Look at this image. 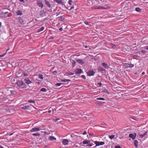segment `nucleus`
I'll return each mask as SVG.
<instances>
[{
  "instance_id": "f257e3e1",
  "label": "nucleus",
  "mask_w": 148,
  "mask_h": 148,
  "mask_svg": "<svg viewBox=\"0 0 148 148\" xmlns=\"http://www.w3.org/2000/svg\"><path fill=\"white\" fill-rule=\"evenodd\" d=\"M16 83L18 86L21 88H24L26 87V85L22 80H18L17 81Z\"/></svg>"
},
{
  "instance_id": "f03ea898",
  "label": "nucleus",
  "mask_w": 148,
  "mask_h": 148,
  "mask_svg": "<svg viewBox=\"0 0 148 148\" xmlns=\"http://www.w3.org/2000/svg\"><path fill=\"white\" fill-rule=\"evenodd\" d=\"M95 72L92 70H89L87 72V75L89 76H93L94 75Z\"/></svg>"
},
{
  "instance_id": "7ed1b4c3",
  "label": "nucleus",
  "mask_w": 148,
  "mask_h": 148,
  "mask_svg": "<svg viewBox=\"0 0 148 148\" xmlns=\"http://www.w3.org/2000/svg\"><path fill=\"white\" fill-rule=\"evenodd\" d=\"M41 129L39 127H35L32 128L30 130L31 132H36L40 131Z\"/></svg>"
},
{
  "instance_id": "20e7f679",
  "label": "nucleus",
  "mask_w": 148,
  "mask_h": 148,
  "mask_svg": "<svg viewBox=\"0 0 148 148\" xmlns=\"http://www.w3.org/2000/svg\"><path fill=\"white\" fill-rule=\"evenodd\" d=\"M8 12H2L1 13V15L2 17L4 18H7L9 16L8 14Z\"/></svg>"
},
{
  "instance_id": "39448f33",
  "label": "nucleus",
  "mask_w": 148,
  "mask_h": 148,
  "mask_svg": "<svg viewBox=\"0 0 148 148\" xmlns=\"http://www.w3.org/2000/svg\"><path fill=\"white\" fill-rule=\"evenodd\" d=\"M95 143L96 144V146H99V145H103L105 144V143L103 142H98V141H95Z\"/></svg>"
},
{
  "instance_id": "423d86ee",
  "label": "nucleus",
  "mask_w": 148,
  "mask_h": 148,
  "mask_svg": "<svg viewBox=\"0 0 148 148\" xmlns=\"http://www.w3.org/2000/svg\"><path fill=\"white\" fill-rule=\"evenodd\" d=\"M24 81L26 84H30L33 82L28 78H26L24 79Z\"/></svg>"
},
{
  "instance_id": "0eeeda50",
  "label": "nucleus",
  "mask_w": 148,
  "mask_h": 148,
  "mask_svg": "<svg viewBox=\"0 0 148 148\" xmlns=\"http://www.w3.org/2000/svg\"><path fill=\"white\" fill-rule=\"evenodd\" d=\"M18 22L19 23L22 25H23L25 24L24 21L20 17L18 18Z\"/></svg>"
},
{
  "instance_id": "6e6552de",
  "label": "nucleus",
  "mask_w": 148,
  "mask_h": 148,
  "mask_svg": "<svg viewBox=\"0 0 148 148\" xmlns=\"http://www.w3.org/2000/svg\"><path fill=\"white\" fill-rule=\"evenodd\" d=\"M40 17H42L45 16V13L43 10H41L40 12Z\"/></svg>"
},
{
  "instance_id": "1a4fd4ad",
  "label": "nucleus",
  "mask_w": 148,
  "mask_h": 148,
  "mask_svg": "<svg viewBox=\"0 0 148 148\" xmlns=\"http://www.w3.org/2000/svg\"><path fill=\"white\" fill-rule=\"evenodd\" d=\"M136 136V134H135V135H134L132 134H129V137L132 138L133 140H134L135 139Z\"/></svg>"
},
{
  "instance_id": "9d476101",
  "label": "nucleus",
  "mask_w": 148,
  "mask_h": 148,
  "mask_svg": "<svg viewBox=\"0 0 148 148\" xmlns=\"http://www.w3.org/2000/svg\"><path fill=\"white\" fill-rule=\"evenodd\" d=\"M75 73L76 74H79L81 73L82 72V70L81 69H77L75 71Z\"/></svg>"
},
{
  "instance_id": "9b49d317",
  "label": "nucleus",
  "mask_w": 148,
  "mask_h": 148,
  "mask_svg": "<svg viewBox=\"0 0 148 148\" xmlns=\"http://www.w3.org/2000/svg\"><path fill=\"white\" fill-rule=\"evenodd\" d=\"M48 140L50 141L56 140V139L53 136H50L49 137Z\"/></svg>"
},
{
  "instance_id": "f8f14e48",
  "label": "nucleus",
  "mask_w": 148,
  "mask_h": 148,
  "mask_svg": "<svg viewBox=\"0 0 148 148\" xmlns=\"http://www.w3.org/2000/svg\"><path fill=\"white\" fill-rule=\"evenodd\" d=\"M45 4L47 5L48 8H50L51 7V5L49 1L45 0Z\"/></svg>"
},
{
  "instance_id": "ddd939ff",
  "label": "nucleus",
  "mask_w": 148,
  "mask_h": 148,
  "mask_svg": "<svg viewBox=\"0 0 148 148\" xmlns=\"http://www.w3.org/2000/svg\"><path fill=\"white\" fill-rule=\"evenodd\" d=\"M68 141L66 139H63L62 140V143L64 145H67L68 144Z\"/></svg>"
},
{
  "instance_id": "4468645a",
  "label": "nucleus",
  "mask_w": 148,
  "mask_h": 148,
  "mask_svg": "<svg viewBox=\"0 0 148 148\" xmlns=\"http://www.w3.org/2000/svg\"><path fill=\"white\" fill-rule=\"evenodd\" d=\"M94 9H99L101 10L106 9L104 8L102 6H100L99 7L96 6L95 7H94Z\"/></svg>"
},
{
  "instance_id": "2eb2a0df",
  "label": "nucleus",
  "mask_w": 148,
  "mask_h": 148,
  "mask_svg": "<svg viewBox=\"0 0 148 148\" xmlns=\"http://www.w3.org/2000/svg\"><path fill=\"white\" fill-rule=\"evenodd\" d=\"M37 5L38 6L40 7L41 8H42L43 7V5L42 2H39L37 3Z\"/></svg>"
},
{
  "instance_id": "dca6fc26",
  "label": "nucleus",
  "mask_w": 148,
  "mask_h": 148,
  "mask_svg": "<svg viewBox=\"0 0 148 148\" xmlns=\"http://www.w3.org/2000/svg\"><path fill=\"white\" fill-rule=\"evenodd\" d=\"M30 108V106H26L24 107H22L21 108L23 110H28Z\"/></svg>"
},
{
  "instance_id": "f3484780",
  "label": "nucleus",
  "mask_w": 148,
  "mask_h": 148,
  "mask_svg": "<svg viewBox=\"0 0 148 148\" xmlns=\"http://www.w3.org/2000/svg\"><path fill=\"white\" fill-rule=\"evenodd\" d=\"M138 142L137 140L134 141V145L136 148H137L138 145Z\"/></svg>"
},
{
  "instance_id": "a211bd4d",
  "label": "nucleus",
  "mask_w": 148,
  "mask_h": 148,
  "mask_svg": "<svg viewBox=\"0 0 148 148\" xmlns=\"http://www.w3.org/2000/svg\"><path fill=\"white\" fill-rule=\"evenodd\" d=\"M102 66L105 68H108V64L105 63H102Z\"/></svg>"
},
{
  "instance_id": "6ab92c4d",
  "label": "nucleus",
  "mask_w": 148,
  "mask_h": 148,
  "mask_svg": "<svg viewBox=\"0 0 148 148\" xmlns=\"http://www.w3.org/2000/svg\"><path fill=\"white\" fill-rule=\"evenodd\" d=\"M17 14L18 15H22L23 14L21 10H18L17 12Z\"/></svg>"
},
{
  "instance_id": "aec40b11",
  "label": "nucleus",
  "mask_w": 148,
  "mask_h": 148,
  "mask_svg": "<svg viewBox=\"0 0 148 148\" xmlns=\"http://www.w3.org/2000/svg\"><path fill=\"white\" fill-rule=\"evenodd\" d=\"M90 141L89 140H85L83 141V143L84 145L88 144L90 143Z\"/></svg>"
},
{
  "instance_id": "412c9836",
  "label": "nucleus",
  "mask_w": 148,
  "mask_h": 148,
  "mask_svg": "<svg viewBox=\"0 0 148 148\" xmlns=\"http://www.w3.org/2000/svg\"><path fill=\"white\" fill-rule=\"evenodd\" d=\"M45 27H42L40 29L38 30L37 32H39L44 30Z\"/></svg>"
},
{
  "instance_id": "4be33fe9",
  "label": "nucleus",
  "mask_w": 148,
  "mask_h": 148,
  "mask_svg": "<svg viewBox=\"0 0 148 148\" xmlns=\"http://www.w3.org/2000/svg\"><path fill=\"white\" fill-rule=\"evenodd\" d=\"M71 81V80L70 79H65V78H64V79L61 80V81L62 82H66L67 81Z\"/></svg>"
},
{
  "instance_id": "5701e85b",
  "label": "nucleus",
  "mask_w": 148,
  "mask_h": 148,
  "mask_svg": "<svg viewBox=\"0 0 148 148\" xmlns=\"http://www.w3.org/2000/svg\"><path fill=\"white\" fill-rule=\"evenodd\" d=\"M58 20L59 21H63L64 19V18L62 16H60L58 17Z\"/></svg>"
},
{
  "instance_id": "b1692460",
  "label": "nucleus",
  "mask_w": 148,
  "mask_h": 148,
  "mask_svg": "<svg viewBox=\"0 0 148 148\" xmlns=\"http://www.w3.org/2000/svg\"><path fill=\"white\" fill-rule=\"evenodd\" d=\"M77 62L81 63V64H83V60L82 59H77Z\"/></svg>"
},
{
  "instance_id": "393cba45",
  "label": "nucleus",
  "mask_w": 148,
  "mask_h": 148,
  "mask_svg": "<svg viewBox=\"0 0 148 148\" xmlns=\"http://www.w3.org/2000/svg\"><path fill=\"white\" fill-rule=\"evenodd\" d=\"M34 136H40V134L38 133H34L32 134Z\"/></svg>"
},
{
  "instance_id": "a878e982",
  "label": "nucleus",
  "mask_w": 148,
  "mask_h": 148,
  "mask_svg": "<svg viewBox=\"0 0 148 148\" xmlns=\"http://www.w3.org/2000/svg\"><path fill=\"white\" fill-rule=\"evenodd\" d=\"M135 10L137 12H140L141 11V10L139 8H136L135 9Z\"/></svg>"
},
{
  "instance_id": "bb28decb",
  "label": "nucleus",
  "mask_w": 148,
  "mask_h": 148,
  "mask_svg": "<svg viewBox=\"0 0 148 148\" xmlns=\"http://www.w3.org/2000/svg\"><path fill=\"white\" fill-rule=\"evenodd\" d=\"M40 91L42 92H45L47 91V90L45 88H43L41 89Z\"/></svg>"
},
{
  "instance_id": "cd10ccee",
  "label": "nucleus",
  "mask_w": 148,
  "mask_h": 148,
  "mask_svg": "<svg viewBox=\"0 0 148 148\" xmlns=\"http://www.w3.org/2000/svg\"><path fill=\"white\" fill-rule=\"evenodd\" d=\"M10 92L13 95H15L16 93V91L15 90H11Z\"/></svg>"
},
{
  "instance_id": "c85d7f7f",
  "label": "nucleus",
  "mask_w": 148,
  "mask_h": 148,
  "mask_svg": "<svg viewBox=\"0 0 148 148\" xmlns=\"http://www.w3.org/2000/svg\"><path fill=\"white\" fill-rule=\"evenodd\" d=\"M115 137V135H112L110 136H109V138L111 139H112Z\"/></svg>"
},
{
  "instance_id": "c756f323",
  "label": "nucleus",
  "mask_w": 148,
  "mask_h": 148,
  "mask_svg": "<svg viewBox=\"0 0 148 148\" xmlns=\"http://www.w3.org/2000/svg\"><path fill=\"white\" fill-rule=\"evenodd\" d=\"M39 76V78L41 79H42L43 78V75L41 74H39L38 75Z\"/></svg>"
},
{
  "instance_id": "7c9ffc66",
  "label": "nucleus",
  "mask_w": 148,
  "mask_h": 148,
  "mask_svg": "<svg viewBox=\"0 0 148 148\" xmlns=\"http://www.w3.org/2000/svg\"><path fill=\"white\" fill-rule=\"evenodd\" d=\"M110 45L113 48H114L116 47V45L112 43H110Z\"/></svg>"
},
{
  "instance_id": "2f4dec72",
  "label": "nucleus",
  "mask_w": 148,
  "mask_h": 148,
  "mask_svg": "<svg viewBox=\"0 0 148 148\" xmlns=\"http://www.w3.org/2000/svg\"><path fill=\"white\" fill-rule=\"evenodd\" d=\"M28 103H35V100H29L28 101Z\"/></svg>"
},
{
  "instance_id": "473e14b6",
  "label": "nucleus",
  "mask_w": 148,
  "mask_h": 148,
  "mask_svg": "<svg viewBox=\"0 0 148 148\" xmlns=\"http://www.w3.org/2000/svg\"><path fill=\"white\" fill-rule=\"evenodd\" d=\"M72 0H69V1L68 2V3L70 5H72Z\"/></svg>"
},
{
  "instance_id": "72a5a7b5",
  "label": "nucleus",
  "mask_w": 148,
  "mask_h": 148,
  "mask_svg": "<svg viewBox=\"0 0 148 148\" xmlns=\"http://www.w3.org/2000/svg\"><path fill=\"white\" fill-rule=\"evenodd\" d=\"M97 99L98 100H101L103 101L105 100V99L103 98H97Z\"/></svg>"
},
{
  "instance_id": "f704fd0d",
  "label": "nucleus",
  "mask_w": 148,
  "mask_h": 148,
  "mask_svg": "<svg viewBox=\"0 0 148 148\" xmlns=\"http://www.w3.org/2000/svg\"><path fill=\"white\" fill-rule=\"evenodd\" d=\"M62 84L61 83H57L56 84V85L57 86H60Z\"/></svg>"
},
{
  "instance_id": "c9c22d12",
  "label": "nucleus",
  "mask_w": 148,
  "mask_h": 148,
  "mask_svg": "<svg viewBox=\"0 0 148 148\" xmlns=\"http://www.w3.org/2000/svg\"><path fill=\"white\" fill-rule=\"evenodd\" d=\"M54 1L58 3H60L61 2V0H54Z\"/></svg>"
},
{
  "instance_id": "e433bc0d",
  "label": "nucleus",
  "mask_w": 148,
  "mask_h": 148,
  "mask_svg": "<svg viewBox=\"0 0 148 148\" xmlns=\"http://www.w3.org/2000/svg\"><path fill=\"white\" fill-rule=\"evenodd\" d=\"M23 76H27L28 75V74H27L25 73H23Z\"/></svg>"
},
{
  "instance_id": "4c0bfd02",
  "label": "nucleus",
  "mask_w": 148,
  "mask_h": 148,
  "mask_svg": "<svg viewBox=\"0 0 148 148\" xmlns=\"http://www.w3.org/2000/svg\"><path fill=\"white\" fill-rule=\"evenodd\" d=\"M92 145H93L92 144L89 143L88 144V145H87V146L91 147L92 146Z\"/></svg>"
},
{
  "instance_id": "58836bf2",
  "label": "nucleus",
  "mask_w": 148,
  "mask_h": 148,
  "mask_svg": "<svg viewBox=\"0 0 148 148\" xmlns=\"http://www.w3.org/2000/svg\"><path fill=\"white\" fill-rule=\"evenodd\" d=\"M6 54V53L0 55V58L4 56Z\"/></svg>"
},
{
  "instance_id": "ea45409f",
  "label": "nucleus",
  "mask_w": 148,
  "mask_h": 148,
  "mask_svg": "<svg viewBox=\"0 0 148 148\" xmlns=\"http://www.w3.org/2000/svg\"><path fill=\"white\" fill-rule=\"evenodd\" d=\"M130 64L128 63H126V66L127 67H130Z\"/></svg>"
},
{
  "instance_id": "a19ab883",
  "label": "nucleus",
  "mask_w": 148,
  "mask_h": 148,
  "mask_svg": "<svg viewBox=\"0 0 148 148\" xmlns=\"http://www.w3.org/2000/svg\"><path fill=\"white\" fill-rule=\"evenodd\" d=\"M141 53H145L146 51L145 50H142L141 51Z\"/></svg>"
},
{
  "instance_id": "79ce46f5",
  "label": "nucleus",
  "mask_w": 148,
  "mask_h": 148,
  "mask_svg": "<svg viewBox=\"0 0 148 148\" xmlns=\"http://www.w3.org/2000/svg\"><path fill=\"white\" fill-rule=\"evenodd\" d=\"M81 77L84 79H86L85 76L84 75H82L81 76Z\"/></svg>"
},
{
  "instance_id": "37998d69",
  "label": "nucleus",
  "mask_w": 148,
  "mask_h": 148,
  "mask_svg": "<svg viewBox=\"0 0 148 148\" xmlns=\"http://www.w3.org/2000/svg\"><path fill=\"white\" fill-rule=\"evenodd\" d=\"M97 84L99 85V87H101L102 85V84L100 82L99 83H98Z\"/></svg>"
},
{
  "instance_id": "c03bdc74",
  "label": "nucleus",
  "mask_w": 148,
  "mask_h": 148,
  "mask_svg": "<svg viewBox=\"0 0 148 148\" xmlns=\"http://www.w3.org/2000/svg\"><path fill=\"white\" fill-rule=\"evenodd\" d=\"M54 38V37L52 36H51L49 38V39H53Z\"/></svg>"
},
{
  "instance_id": "a18cd8bd",
  "label": "nucleus",
  "mask_w": 148,
  "mask_h": 148,
  "mask_svg": "<svg viewBox=\"0 0 148 148\" xmlns=\"http://www.w3.org/2000/svg\"><path fill=\"white\" fill-rule=\"evenodd\" d=\"M68 74L69 75H73L74 74V73H71V72H70L68 73Z\"/></svg>"
},
{
  "instance_id": "49530a36",
  "label": "nucleus",
  "mask_w": 148,
  "mask_h": 148,
  "mask_svg": "<svg viewBox=\"0 0 148 148\" xmlns=\"http://www.w3.org/2000/svg\"><path fill=\"white\" fill-rule=\"evenodd\" d=\"M144 49H145L146 50H148V46H146L145 47H144Z\"/></svg>"
},
{
  "instance_id": "de8ad7c7",
  "label": "nucleus",
  "mask_w": 148,
  "mask_h": 148,
  "mask_svg": "<svg viewBox=\"0 0 148 148\" xmlns=\"http://www.w3.org/2000/svg\"><path fill=\"white\" fill-rule=\"evenodd\" d=\"M84 23L86 25H89V23L88 22L85 21Z\"/></svg>"
},
{
  "instance_id": "09e8293b",
  "label": "nucleus",
  "mask_w": 148,
  "mask_h": 148,
  "mask_svg": "<svg viewBox=\"0 0 148 148\" xmlns=\"http://www.w3.org/2000/svg\"><path fill=\"white\" fill-rule=\"evenodd\" d=\"M115 148H121L120 146H116L115 147Z\"/></svg>"
},
{
  "instance_id": "8fccbe9b",
  "label": "nucleus",
  "mask_w": 148,
  "mask_h": 148,
  "mask_svg": "<svg viewBox=\"0 0 148 148\" xmlns=\"http://www.w3.org/2000/svg\"><path fill=\"white\" fill-rule=\"evenodd\" d=\"M73 8H74V7L73 6H72L71 7V8H70V9H69V10H71L72 9H73Z\"/></svg>"
},
{
  "instance_id": "3c124183",
  "label": "nucleus",
  "mask_w": 148,
  "mask_h": 148,
  "mask_svg": "<svg viewBox=\"0 0 148 148\" xmlns=\"http://www.w3.org/2000/svg\"><path fill=\"white\" fill-rule=\"evenodd\" d=\"M72 62L73 63V64H75L76 62L75 61H74L73 60H72Z\"/></svg>"
},
{
  "instance_id": "603ef678",
  "label": "nucleus",
  "mask_w": 148,
  "mask_h": 148,
  "mask_svg": "<svg viewBox=\"0 0 148 148\" xmlns=\"http://www.w3.org/2000/svg\"><path fill=\"white\" fill-rule=\"evenodd\" d=\"M86 134H87V132L86 131H84L83 132V134L84 135Z\"/></svg>"
},
{
  "instance_id": "864d4df0",
  "label": "nucleus",
  "mask_w": 148,
  "mask_h": 148,
  "mask_svg": "<svg viewBox=\"0 0 148 148\" xmlns=\"http://www.w3.org/2000/svg\"><path fill=\"white\" fill-rule=\"evenodd\" d=\"M59 30L60 31H62L63 30V28L62 27H61L59 29Z\"/></svg>"
},
{
  "instance_id": "5fc2aeb1",
  "label": "nucleus",
  "mask_w": 148,
  "mask_h": 148,
  "mask_svg": "<svg viewBox=\"0 0 148 148\" xmlns=\"http://www.w3.org/2000/svg\"><path fill=\"white\" fill-rule=\"evenodd\" d=\"M134 66V65L132 64H130V67H132Z\"/></svg>"
},
{
  "instance_id": "6e6d98bb",
  "label": "nucleus",
  "mask_w": 148,
  "mask_h": 148,
  "mask_svg": "<svg viewBox=\"0 0 148 148\" xmlns=\"http://www.w3.org/2000/svg\"><path fill=\"white\" fill-rule=\"evenodd\" d=\"M105 92L106 93H107L108 94H109V92H108V91L107 90H106V91Z\"/></svg>"
},
{
  "instance_id": "4d7b16f0",
  "label": "nucleus",
  "mask_w": 148,
  "mask_h": 148,
  "mask_svg": "<svg viewBox=\"0 0 148 148\" xmlns=\"http://www.w3.org/2000/svg\"><path fill=\"white\" fill-rule=\"evenodd\" d=\"M147 134V132H145L144 133V134H143V135H144V136H145Z\"/></svg>"
},
{
  "instance_id": "13d9d810",
  "label": "nucleus",
  "mask_w": 148,
  "mask_h": 148,
  "mask_svg": "<svg viewBox=\"0 0 148 148\" xmlns=\"http://www.w3.org/2000/svg\"><path fill=\"white\" fill-rule=\"evenodd\" d=\"M147 134V132H145L144 133V134H143V135H144V136H145Z\"/></svg>"
},
{
  "instance_id": "bf43d9fd",
  "label": "nucleus",
  "mask_w": 148,
  "mask_h": 148,
  "mask_svg": "<svg viewBox=\"0 0 148 148\" xmlns=\"http://www.w3.org/2000/svg\"><path fill=\"white\" fill-rule=\"evenodd\" d=\"M140 136H141V137L142 138L144 136V135H143V134H140Z\"/></svg>"
},
{
  "instance_id": "052dcab7",
  "label": "nucleus",
  "mask_w": 148,
  "mask_h": 148,
  "mask_svg": "<svg viewBox=\"0 0 148 148\" xmlns=\"http://www.w3.org/2000/svg\"><path fill=\"white\" fill-rule=\"evenodd\" d=\"M19 1L21 2H24V0H19Z\"/></svg>"
},
{
  "instance_id": "680f3d73",
  "label": "nucleus",
  "mask_w": 148,
  "mask_h": 148,
  "mask_svg": "<svg viewBox=\"0 0 148 148\" xmlns=\"http://www.w3.org/2000/svg\"><path fill=\"white\" fill-rule=\"evenodd\" d=\"M145 74V72H143L142 73V74L143 75H144V74Z\"/></svg>"
},
{
  "instance_id": "e2e57ef3",
  "label": "nucleus",
  "mask_w": 148,
  "mask_h": 148,
  "mask_svg": "<svg viewBox=\"0 0 148 148\" xmlns=\"http://www.w3.org/2000/svg\"><path fill=\"white\" fill-rule=\"evenodd\" d=\"M102 124L104 125H106V124L104 123H102Z\"/></svg>"
},
{
  "instance_id": "0e129e2a",
  "label": "nucleus",
  "mask_w": 148,
  "mask_h": 148,
  "mask_svg": "<svg viewBox=\"0 0 148 148\" xmlns=\"http://www.w3.org/2000/svg\"><path fill=\"white\" fill-rule=\"evenodd\" d=\"M48 112L49 113H50L51 112V110H49L48 111Z\"/></svg>"
},
{
  "instance_id": "69168bd1",
  "label": "nucleus",
  "mask_w": 148,
  "mask_h": 148,
  "mask_svg": "<svg viewBox=\"0 0 148 148\" xmlns=\"http://www.w3.org/2000/svg\"><path fill=\"white\" fill-rule=\"evenodd\" d=\"M93 134H92V133L90 134V135H91V136H92V135H93Z\"/></svg>"
},
{
  "instance_id": "338daca9",
  "label": "nucleus",
  "mask_w": 148,
  "mask_h": 148,
  "mask_svg": "<svg viewBox=\"0 0 148 148\" xmlns=\"http://www.w3.org/2000/svg\"><path fill=\"white\" fill-rule=\"evenodd\" d=\"M0 148H4L3 147L1 146L0 147Z\"/></svg>"
},
{
  "instance_id": "774afa93",
  "label": "nucleus",
  "mask_w": 148,
  "mask_h": 148,
  "mask_svg": "<svg viewBox=\"0 0 148 148\" xmlns=\"http://www.w3.org/2000/svg\"><path fill=\"white\" fill-rule=\"evenodd\" d=\"M9 50V48H8V49L7 50V51H8Z\"/></svg>"
}]
</instances>
